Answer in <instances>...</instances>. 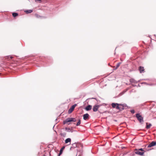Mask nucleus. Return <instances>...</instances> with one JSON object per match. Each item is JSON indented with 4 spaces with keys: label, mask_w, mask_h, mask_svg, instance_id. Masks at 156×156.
<instances>
[{
    "label": "nucleus",
    "mask_w": 156,
    "mask_h": 156,
    "mask_svg": "<svg viewBox=\"0 0 156 156\" xmlns=\"http://www.w3.org/2000/svg\"><path fill=\"white\" fill-rule=\"evenodd\" d=\"M76 121V120L75 118H68L66 119L63 122V124H65L67 123L68 122H75Z\"/></svg>",
    "instance_id": "nucleus-1"
},
{
    "label": "nucleus",
    "mask_w": 156,
    "mask_h": 156,
    "mask_svg": "<svg viewBox=\"0 0 156 156\" xmlns=\"http://www.w3.org/2000/svg\"><path fill=\"white\" fill-rule=\"evenodd\" d=\"M136 116L138 120L140 122L142 123L143 122V117L139 113H137L136 115Z\"/></svg>",
    "instance_id": "nucleus-2"
},
{
    "label": "nucleus",
    "mask_w": 156,
    "mask_h": 156,
    "mask_svg": "<svg viewBox=\"0 0 156 156\" xmlns=\"http://www.w3.org/2000/svg\"><path fill=\"white\" fill-rule=\"evenodd\" d=\"M119 105V104L117 103H113L112 104V106L113 108H116L117 109H120Z\"/></svg>",
    "instance_id": "nucleus-3"
},
{
    "label": "nucleus",
    "mask_w": 156,
    "mask_h": 156,
    "mask_svg": "<svg viewBox=\"0 0 156 156\" xmlns=\"http://www.w3.org/2000/svg\"><path fill=\"white\" fill-rule=\"evenodd\" d=\"M76 105L75 104V105H74L72 106L71 108L69 109V110L68 111V113H70L73 112V111Z\"/></svg>",
    "instance_id": "nucleus-4"
},
{
    "label": "nucleus",
    "mask_w": 156,
    "mask_h": 156,
    "mask_svg": "<svg viewBox=\"0 0 156 156\" xmlns=\"http://www.w3.org/2000/svg\"><path fill=\"white\" fill-rule=\"evenodd\" d=\"M135 153L136 154L140 155H142L144 153L143 152H142L139 150H136V151L135 152Z\"/></svg>",
    "instance_id": "nucleus-5"
},
{
    "label": "nucleus",
    "mask_w": 156,
    "mask_h": 156,
    "mask_svg": "<svg viewBox=\"0 0 156 156\" xmlns=\"http://www.w3.org/2000/svg\"><path fill=\"white\" fill-rule=\"evenodd\" d=\"M99 107V105H95L94 106L93 108V111L94 112H96Z\"/></svg>",
    "instance_id": "nucleus-6"
},
{
    "label": "nucleus",
    "mask_w": 156,
    "mask_h": 156,
    "mask_svg": "<svg viewBox=\"0 0 156 156\" xmlns=\"http://www.w3.org/2000/svg\"><path fill=\"white\" fill-rule=\"evenodd\" d=\"M156 145V142H151L148 146V147H151Z\"/></svg>",
    "instance_id": "nucleus-7"
},
{
    "label": "nucleus",
    "mask_w": 156,
    "mask_h": 156,
    "mask_svg": "<svg viewBox=\"0 0 156 156\" xmlns=\"http://www.w3.org/2000/svg\"><path fill=\"white\" fill-rule=\"evenodd\" d=\"M89 115L88 114L86 113L83 115V119L84 120H86L87 119H88Z\"/></svg>",
    "instance_id": "nucleus-8"
},
{
    "label": "nucleus",
    "mask_w": 156,
    "mask_h": 156,
    "mask_svg": "<svg viewBox=\"0 0 156 156\" xmlns=\"http://www.w3.org/2000/svg\"><path fill=\"white\" fill-rule=\"evenodd\" d=\"M92 106L91 105H89L85 108V110L87 111H89L91 109Z\"/></svg>",
    "instance_id": "nucleus-9"
},
{
    "label": "nucleus",
    "mask_w": 156,
    "mask_h": 156,
    "mask_svg": "<svg viewBox=\"0 0 156 156\" xmlns=\"http://www.w3.org/2000/svg\"><path fill=\"white\" fill-rule=\"evenodd\" d=\"M139 70L141 73L144 72V69L143 67L140 66L139 68Z\"/></svg>",
    "instance_id": "nucleus-10"
},
{
    "label": "nucleus",
    "mask_w": 156,
    "mask_h": 156,
    "mask_svg": "<svg viewBox=\"0 0 156 156\" xmlns=\"http://www.w3.org/2000/svg\"><path fill=\"white\" fill-rule=\"evenodd\" d=\"M71 139L70 138H68L66 139L65 140V143L66 144H67L69 142V144H71Z\"/></svg>",
    "instance_id": "nucleus-11"
},
{
    "label": "nucleus",
    "mask_w": 156,
    "mask_h": 156,
    "mask_svg": "<svg viewBox=\"0 0 156 156\" xmlns=\"http://www.w3.org/2000/svg\"><path fill=\"white\" fill-rule=\"evenodd\" d=\"M65 129L68 132H73V130L72 128H66Z\"/></svg>",
    "instance_id": "nucleus-12"
},
{
    "label": "nucleus",
    "mask_w": 156,
    "mask_h": 156,
    "mask_svg": "<svg viewBox=\"0 0 156 156\" xmlns=\"http://www.w3.org/2000/svg\"><path fill=\"white\" fill-rule=\"evenodd\" d=\"M32 12H33L32 10H26L25 11V12L26 13H27V14L31 13Z\"/></svg>",
    "instance_id": "nucleus-13"
},
{
    "label": "nucleus",
    "mask_w": 156,
    "mask_h": 156,
    "mask_svg": "<svg viewBox=\"0 0 156 156\" xmlns=\"http://www.w3.org/2000/svg\"><path fill=\"white\" fill-rule=\"evenodd\" d=\"M129 81L131 83H136V81L134 80V79H130V80H129Z\"/></svg>",
    "instance_id": "nucleus-14"
},
{
    "label": "nucleus",
    "mask_w": 156,
    "mask_h": 156,
    "mask_svg": "<svg viewBox=\"0 0 156 156\" xmlns=\"http://www.w3.org/2000/svg\"><path fill=\"white\" fill-rule=\"evenodd\" d=\"M61 135L63 137H65L66 135V133H60Z\"/></svg>",
    "instance_id": "nucleus-15"
},
{
    "label": "nucleus",
    "mask_w": 156,
    "mask_h": 156,
    "mask_svg": "<svg viewBox=\"0 0 156 156\" xmlns=\"http://www.w3.org/2000/svg\"><path fill=\"white\" fill-rule=\"evenodd\" d=\"M64 148H65V147L63 146L61 149L60 150V152L59 153V155L62 154V150L64 149Z\"/></svg>",
    "instance_id": "nucleus-16"
},
{
    "label": "nucleus",
    "mask_w": 156,
    "mask_h": 156,
    "mask_svg": "<svg viewBox=\"0 0 156 156\" xmlns=\"http://www.w3.org/2000/svg\"><path fill=\"white\" fill-rule=\"evenodd\" d=\"M18 15V14L16 13H12V16L14 17H15Z\"/></svg>",
    "instance_id": "nucleus-17"
},
{
    "label": "nucleus",
    "mask_w": 156,
    "mask_h": 156,
    "mask_svg": "<svg viewBox=\"0 0 156 156\" xmlns=\"http://www.w3.org/2000/svg\"><path fill=\"white\" fill-rule=\"evenodd\" d=\"M121 64V62H119L116 65V69H117L120 65V64Z\"/></svg>",
    "instance_id": "nucleus-18"
},
{
    "label": "nucleus",
    "mask_w": 156,
    "mask_h": 156,
    "mask_svg": "<svg viewBox=\"0 0 156 156\" xmlns=\"http://www.w3.org/2000/svg\"><path fill=\"white\" fill-rule=\"evenodd\" d=\"M151 126V124H149L148 125H147L146 126V128L147 129H149L150 127Z\"/></svg>",
    "instance_id": "nucleus-19"
},
{
    "label": "nucleus",
    "mask_w": 156,
    "mask_h": 156,
    "mask_svg": "<svg viewBox=\"0 0 156 156\" xmlns=\"http://www.w3.org/2000/svg\"><path fill=\"white\" fill-rule=\"evenodd\" d=\"M80 123H81L80 120V119H79V120L78 122L77 123L76 126H78L80 124Z\"/></svg>",
    "instance_id": "nucleus-20"
},
{
    "label": "nucleus",
    "mask_w": 156,
    "mask_h": 156,
    "mask_svg": "<svg viewBox=\"0 0 156 156\" xmlns=\"http://www.w3.org/2000/svg\"><path fill=\"white\" fill-rule=\"evenodd\" d=\"M130 112H131V113L133 114H134L135 113V111H134V110H133V109L131 110Z\"/></svg>",
    "instance_id": "nucleus-21"
},
{
    "label": "nucleus",
    "mask_w": 156,
    "mask_h": 156,
    "mask_svg": "<svg viewBox=\"0 0 156 156\" xmlns=\"http://www.w3.org/2000/svg\"><path fill=\"white\" fill-rule=\"evenodd\" d=\"M139 150H140V151H141L142 152H143V150L142 148H141L140 149H139Z\"/></svg>",
    "instance_id": "nucleus-22"
},
{
    "label": "nucleus",
    "mask_w": 156,
    "mask_h": 156,
    "mask_svg": "<svg viewBox=\"0 0 156 156\" xmlns=\"http://www.w3.org/2000/svg\"><path fill=\"white\" fill-rule=\"evenodd\" d=\"M8 58H10V59H12L13 58V57L12 56H9Z\"/></svg>",
    "instance_id": "nucleus-23"
},
{
    "label": "nucleus",
    "mask_w": 156,
    "mask_h": 156,
    "mask_svg": "<svg viewBox=\"0 0 156 156\" xmlns=\"http://www.w3.org/2000/svg\"><path fill=\"white\" fill-rule=\"evenodd\" d=\"M35 1L36 2L39 1V2H41V0H35Z\"/></svg>",
    "instance_id": "nucleus-24"
}]
</instances>
